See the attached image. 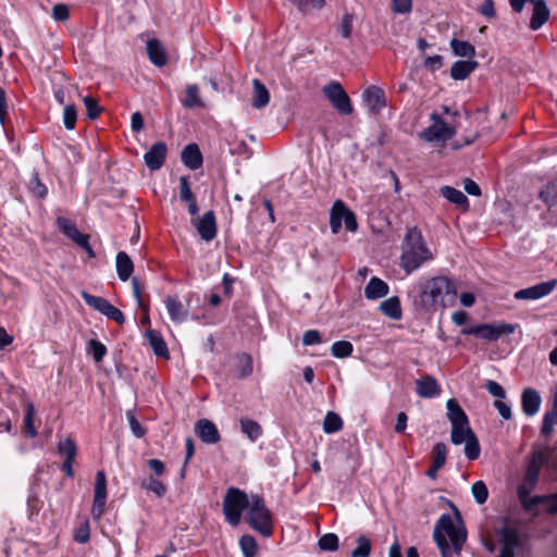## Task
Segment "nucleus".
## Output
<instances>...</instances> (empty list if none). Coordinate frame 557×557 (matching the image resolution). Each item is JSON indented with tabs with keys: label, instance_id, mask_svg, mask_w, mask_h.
Masks as SVG:
<instances>
[{
	"label": "nucleus",
	"instance_id": "obj_1",
	"mask_svg": "<svg viewBox=\"0 0 557 557\" xmlns=\"http://www.w3.org/2000/svg\"><path fill=\"white\" fill-rule=\"evenodd\" d=\"M456 296V285L447 276H435L420 284V301L428 310H435L437 305L445 308Z\"/></svg>",
	"mask_w": 557,
	"mask_h": 557
},
{
	"label": "nucleus",
	"instance_id": "obj_2",
	"mask_svg": "<svg viewBox=\"0 0 557 557\" xmlns=\"http://www.w3.org/2000/svg\"><path fill=\"white\" fill-rule=\"evenodd\" d=\"M400 262L401 268L411 273L419 269L422 263L433 258L426 246L421 231L417 226L409 227L401 245Z\"/></svg>",
	"mask_w": 557,
	"mask_h": 557
},
{
	"label": "nucleus",
	"instance_id": "obj_3",
	"mask_svg": "<svg viewBox=\"0 0 557 557\" xmlns=\"http://www.w3.org/2000/svg\"><path fill=\"white\" fill-rule=\"evenodd\" d=\"M445 533L448 535L453 549L459 554L462 545L467 540V531L463 525L456 528L453 518L449 513H444L440 517L435 524L433 537L441 552L442 557H453V550L446 539Z\"/></svg>",
	"mask_w": 557,
	"mask_h": 557
},
{
	"label": "nucleus",
	"instance_id": "obj_4",
	"mask_svg": "<svg viewBox=\"0 0 557 557\" xmlns=\"http://www.w3.org/2000/svg\"><path fill=\"white\" fill-rule=\"evenodd\" d=\"M246 521L251 529L259 532L264 537L272 535V515L260 495L251 496L250 504L247 508Z\"/></svg>",
	"mask_w": 557,
	"mask_h": 557
},
{
	"label": "nucleus",
	"instance_id": "obj_5",
	"mask_svg": "<svg viewBox=\"0 0 557 557\" xmlns=\"http://www.w3.org/2000/svg\"><path fill=\"white\" fill-rule=\"evenodd\" d=\"M250 499L247 494L237 487H230L223 499V513L231 525L240 522L242 513L248 508Z\"/></svg>",
	"mask_w": 557,
	"mask_h": 557
},
{
	"label": "nucleus",
	"instance_id": "obj_6",
	"mask_svg": "<svg viewBox=\"0 0 557 557\" xmlns=\"http://www.w3.org/2000/svg\"><path fill=\"white\" fill-rule=\"evenodd\" d=\"M450 441L454 445L466 443L465 455L469 460H476L480 457V443L469 424L451 426Z\"/></svg>",
	"mask_w": 557,
	"mask_h": 557
},
{
	"label": "nucleus",
	"instance_id": "obj_7",
	"mask_svg": "<svg viewBox=\"0 0 557 557\" xmlns=\"http://www.w3.org/2000/svg\"><path fill=\"white\" fill-rule=\"evenodd\" d=\"M342 222H344L346 230L349 232H356L358 228L356 214L338 199L333 203L330 213V226L333 234H337L341 231Z\"/></svg>",
	"mask_w": 557,
	"mask_h": 557
},
{
	"label": "nucleus",
	"instance_id": "obj_8",
	"mask_svg": "<svg viewBox=\"0 0 557 557\" xmlns=\"http://www.w3.org/2000/svg\"><path fill=\"white\" fill-rule=\"evenodd\" d=\"M322 91L338 113L344 115H349L352 113L354 108L350 98L341 83L335 81L331 82L323 87Z\"/></svg>",
	"mask_w": 557,
	"mask_h": 557
},
{
	"label": "nucleus",
	"instance_id": "obj_9",
	"mask_svg": "<svg viewBox=\"0 0 557 557\" xmlns=\"http://www.w3.org/2000/svg\"><path fill=\"white\" fill-rule=\"evenodd\" d=\"M516 327L509 323H499V324H478L470 326L469 329L462 330V334L474 335L483 339L487 341H497L503 335L512 334Z\"/></svg>",
	"mask_w": 557,
	"mask_h": 557
},
{
	"label": "nucleus",
	"instance_id": "obj_10",
	"mask_svg": "<svg viewBox=\"0 0 557 557\" xmlns=\"http://www.w3.org/2000/svg\"><path fill=\"white\" fill-rule=\"evenodd\" d=\"M433 124L424 128L420 137L425 141H447L456 135V128L447 125L440 114L433 112L431 114Z\"/></svg>",
	"mask_w": 557,
	"mask_h": 557
},
{
	"label": "nucleus",
	"instance_id": "obj_11",
	"mask_svg": "<svg viewBox=\"0 0 557 557\" xmlns=\"http://www.w3.org/2000/svg\"><path fill=\"white\" fill-rule=\"evenodd\" d=\"M107 502V478L103 471L96 473L94 502L91 515L95 519H99L104 512Z\"/></svg>",
	"mask_w": 557,
	"mask_h": 557
},
{
	"label": "nucleus",
	"instance_id": "obj_12",
	"mask_svg": "<svg viewBox=\"0 0 557 557\" xmlns=\"http://www.w3.org/2000/svg\"><path fill=\"white\" fill-rule=\"evenodd\" d=\"M557 285V280L553 278L539 283L528 288L519 289L513 297L518 300H536L549 295Z\"/></svg>",
	"mask_w": 557,
	"mask_h": 557
},
{
	"label": "nucleus",
	"instance_id": "obj_13",
	"mask_svg": "<svg viewBox=\"0 0 557 557\" xmlns=\"http://www.w3.org/2000/svg\"><path fill=\"white\" fill-rule=\"evenodd\" d=\"M191 223L202 240L211 242L216 236V219L213 210L207 211L200 219H193Z\"/></svg>",
	"mask_w": 557,
	"mask_h": 557
},
{
	"label": "nucleus",
	"instance_id": "obj_14",
	"mask_svg": "<svg viewBox=\"0 0 557 557\" xmlns=\"http://www.w3.org/2000/svg\"><path fill=\"white\" fill-rule=\"evenodd\" d=\"M168 146L164 141L154 143L145 153L144 160L147 168L151 171L160 170L166 159Z\"/></svg>",
	"mask_w": 557,
	"mask_h": 557
},
{
	"label": "nucleus",
	"instance_id": "obj_15",
	"mask_svg": "<svg viewBox=\"0 0 557 557\" xmlns=\"http://www.w3.org/2000/svg\"><path fill=\"white\" fill-rule=\"evenodd\" d=\"M362 99L371 114L376 115L385 108L386 99L383 89L377 86H370L362 92Z\"/></svg>",
	"mask_w": 557,
	"mask_h": 557
},
{
	"label": "nucleus",
	"instance_id": "obj_16",
	"mask_svg": "<svg viewBox=\"0 0 557 557\" xmlns=\"http://www.w3.org/2000/svg\"><path fill=\"white\" fill-rule=\"evenodd\" d=\"M195 432L206 444H216L221 440L216 425L209 419H200L195 425Z\"/></svg>",
	"mask_w": 557,
	"mask_h": 557
},
{
	"label": "nucleus",
	"instance_id": "obj_17",
	"mask_svg": "<svg viewBox=\"0 0 557 557\" xmlns=\"http://www.w3.org/2000/svg\"><path fill=\"white\" fill-rule=\"evenodd\" d=\"M530 3L533 4L530 28L537 30L548 21L550 11L545 0H530Z\"/></svg>",
	"mask_w": 557,
	"mask_h": 557
},
{
	"label": "nucleus",
	"instance_id": "obj_18",
	"mask_svg": "<svg viewBox=\"0 0 557 557\" xmlns=\"http://www.w3.org/2000/svg\"><path fill=\"white\" fill-rule=\"evenodd\" d=\"M542 398L540 393L531 387L523 389L521 395V406L525 416L533 417L537 413Z\"/></svg>",
	"mask_w": 557,
	"mask_h": 557
},
{
	"label": "nucleus",
	"instance_id": "obj_19",
	"mask_svg": "<svg viewBox=\"0 0 557 557\" xmlns=\"http://www.w3.org/2000/svg\"><path fill=\"white\" fill-rule=\"evenodd\" d=\"M417 394L422 398H433L438 396L441 387L432 375H425L416 381Z\"/></svg>",
	"mask_w": 557,
	"mask_h": 557
},
{
	"label": "nucleus",
	"instance_id": "obj_20",
	"mask_svg": "<svg viewBox=\"0 0 557 557\" xmlns=\"http://www.w3.org/2000/svg\"><path fill=\"white\" fill-rule=\"evenodd\" d=\"M182 162L189 170H198L202 166L203 158L197 144H188L182 151Z\"/></svg>",
	"mask_w": 557,
	"mask_h": 557
},
{
	"label": "nucleus",
	"instance_id": "obj_21",
	"mask_svg": "<svg viewBox=\"0 0 557 557\" xmlns=\"http://www.w3.org/2000/svg\"><path fill=\"white\" fill-rule=\"evenodd\" d=\"M180 199L187 203L188 213L196 216L199 212L196 196L194 195L187 176L180 177Z\"/></svg>",
	"mask_w": 557,
	"mask_h": 557
},
{
	"label": "nucleus",
	"instance_id": "obj_22",
	"mask_svg": "<svg viewBox=\"0 0 557 557\" xmlns=\"http://www.w3.org/2000/svg\"><path fill=\"white\" fill-rule=\"evenodd\" d=\"M145 336L156 356L162 357L165 359L170 358L168 345L159 331L149 329L146 331Z\"/></svg>",
	"mask_w": 557,
	"mask_h": 557
},
{
	"label": "nucleus",
	"instance_id": "obj_23",
	"mask_svg": "<svg viewBox=\"0 0 557 557\" xmlns=\"http://www.w3.org/2000/svg\"><path fill=\"white\" fill-rule=\"evenodd\" d=\"M447 419L451 426L469 424V419L465 410L461 408L457 399L450 398L446 403Z\"/></svg>",
	"mask_w": 557,
	"mask_h": 557
},
{
	"label": "nucleus",
	"instance_id": "obj_24",
	"mask_svg": "<svg viewBox=\"0 0 557 557\" xmlns=\"http://www.w3.org/2000/svg\"><path fill=\"white\" fill-rule=\"evenodd\" d=\"M148 58L156 66H163L168 62V54L160 40L153 38L147 42Z\"/></svg>",
	"mask_w": 557,
	"mask_h": 557
},
{
	"label": "nucleus",
	"instance_id": "obj_25",
	"mask_svg": "<svg viewBox=\"0 0 557 557\" xmlns=\"http://www.w3.org/2000/svg\"><path fill=\"white\" fill-rule=\"evenodd\" d=\"M388 290L389 287L383 280L373 276L364 287V296L367 299L374 300L385 297Z\"/></svg>",
	"mask_w": 557,
	"mask_h": 557
},
{
	"label": "nucleus",
	"instance_id": "obj_26",
	"mask_svg": "<svg viewBox=\"0 0 557 557\" xmlns=\"http://www.w3.org/2000/svg\"><path fill=\"white\" fill-rule=\"evenodd\" d=\"M478 62L473 60L456 61L450 67V76L455 81L466 79L475 69Z\"/></svg>",
	"mask_w": 557,
	"mask_h": 557
},
{
	"label": "nucleus",
	"instance_id": "obj_27",
	"mask_svg": "<svg viewBox=\"0 0 557 557\" xmlns=\"http://www.w3.org/2000/svg\"><path fill=\"white\" fill-rule=\"evenodd\" d=\"M115 263L119 278L122 282H126L134 271V263L132 259L125 251H119L116 255Z\"/></svg>",
	"mask_w": 557,
	"mask_h": 557
},
{
	"label": "nucleus",
	"instance_id": "obj_28",
	"mask_svg": "<svg viewBox=\"0 0 557 557\" xmlns=\"http://www.w3.org/2000/svg\"><path fill=\"white\" fill-rule=\"evenodd\" d=\"M165 307L173 322L180 323L187 317V310L175 296H166L164 299Z\"/></svg>",
	"mask_w": 557,
	"mask_h": 557
},
{
	"label": "nucleus",
	"instance_id": "obj_29",
	"mask_svg": "<svg viewBox=\"0 0 557 557\" xmlns=\"http://www.w3.org/2000/svg\"><path fill=\"white\" fill-rule=\"evenodd\" d=\"M252 107L256 109H262L268 106L270 101V92L268 88L257 78L252 81Z\"/></svg>",
	"mask_w": 557,
	"mask_h": 557
},
{
	"label": "nucleus",
	"instance_id": "obj_30",
	"mask_svg": "<svg viewBox=\"0 0 557 557\" xmlns=\"http://www.w3.org/2000/svg\"><path fill=\"white\" fill-rule=\"evenodd\" d=\"M441 195L449 202L460 207L462 210L466 211L469 209V200L461 190L450 186H444L441 188Z\"/></svg>",
	"mask_w": 557,
	"mask_h": 557
},
{
	"label": "nucleus",
	"instance_id": "obj_31",
	"mask_svg": "<svg viewBox=\"0 0 557 557\" xmlns=\"http://www.w3.org/2000/svg\"><path fill=\"white\" fill-rule=\"evenodd\" d=\"M380 310L386 317L393 320H400L403 317L400 300L397 296H392L380 304Z\"/></svg>",
	"mask_w": 557,
	"mask_h": 557
},
{
	"label": "nucleus",
	"instance_id": "obj_32",
	"mask_svg": "<svg viewBox=\"0 0 557 557\" xmlns=\"http://www.w3.org/2000/svg\"><path fill=\"white\" fill-rule=\"evenodd\" d=\"M57 225L64 235H66L69 238H71L76 244H78V242L82 240L86 236V234H82L77 230L75 223L67 218L58 216Z\"/></svg>",
	"mask_w": 557,
	"mask_h": 557
},
{
	"label": "nucleus",
	"instance_id": "obj_33",
	"mask_svg": "<svg viewBox=\"0 0 557 557\" xmlns=\"http://www.w3.org/2000/svg\"><path fill=\"white\" fill-rule=\"evenodd\" d=\"M82 298L89 307L99 311L103 315H106L112 307V304H110L106 298L91 295L85 290L82 292Z\"/></svg>",
	"mask_w": 557,
	"mask_h": 557
},
{
	"label": "nucleus",
	"instance_id": "obj_34",
	"mask_svg": "<svg viewBox=\"0 0 557 557\" xmlns=\"http://www.w3.org/2000/svg\"><path fill=\"white\" fill-rule=\"evenodd\" d=\"M236 371L238 379H246L252 374L253 363L249 354L242 352L236 356Z\"/></svg>",
	"mask_w": 557,
	"mask_h": 557
},
{
	"label": "nucleus",
	"instance_id": "obj_35",
	"mask_svg": "<svg viewBox=\"0 0 557 557\" xmlns=\"http://www.w3.org/2000/svg\"><path fill=\"white\" fill-rule=\"evenodd\" d=\"M239 422L242 432L246 434L251 442L257 441L261 436L262 429L257 421L242 418Z\"/></svg>",
	"mask_w": 557,
	"mask_h": 557
},
{
	"label": "nucleus",
	"instance_id": "obj_36",
	"mask_svg": "<svg viewBox=\"0 0 557 557\" xmlns=\"http://www.w3.org/2000/svg\"><path fill=\"white\" fill-rule=\"evenodd\" d=\"M183 106L188 109L205 107L203 101L199 96V88L197 85H188L186 88V97L182 101Z\"/></svg>",
	"mask_w": 557,
	"mask_h": 557
},
{
	"label": "nucleus",
	"instance_id": "obj_37",
	"mask_svg": "<svg viewBox=\"0 0 557 557\" xmlns=\"http://www.w3.org/2000/svg\"><path fill=\"white\" fill-rule=\"evenodd\" d=\"M28 189L29 191L39 199H45L48 194L47 186L40 181L39 173L37 171H33L32 176L28 181Z\"/></svg>",
	"mask_w": 557,
	"mask_h": 557
},
{
	"label": "nucleus",
	"instance_id": "obj_38",
	"mask_svg": "<svg viewBox=\"0 0 557 557\" xmlns=\"http://www.w3.org/2000/svg\"><path fill=\"white\" fill-rule=\"evenodd\" d=\"M343 429V420L334 411H329L323 420V431L327 434L336 433Z\"/></svg>",
	"mask_w": 557,
	"mask_h": 557
},
{
	"label": "nucleus",
	"instance_id": "obj_39",
	"mask_svg": "<svg viewBox=\"0 0 557 557\" xmlns=\"http://www.w3.org/2000/svg\"><path fill=\"white\" fill-rule=\"evenodd\" d=\"M450 47L455 55L458 57H474L475 54V48L473 45H471L468 41L459 40V39H451Z\"/></svg>",
	"mask_w": 557,
	"mask_h": 557
},
{
	"label": "nucleus",
	"instance_id": "obj_40",
	"mask_svg": "<svg viewBox=\"0 0 557 557\" xmlns=\"http://www.w3.org/2000/svg\"><path fill=\"white\" fill-rule=\"evenodd\" d=\"M502 541V549H507L508 552H515V548L520 545L519 534L516 530L512 529H503Z\"/></svg>",
	"mask_w": 557,
	"mask_h": 557
},
{
	"label": "nucleus",
	"instance_id": "obj_41",
	"mask_svg": "<svg viewBox=\"0 0 557 557\" xmlns=\"http://www.w3.org/2000/svg\"><path fill=\"white\" fill-rule=\"evenodd\" d=\"M540 199L549 208L557 203V183L546 184L540 191Z\"/></svg>",
	"mask_w": 557,
	"mask_h": 557
},
{
	"label": "nucleus",
	"instance_id": "obj_42",
	"mask_svg": "<svg viewBox=\"0 0 557 557\" xmlns=\"http://www.w3.org/2000/svg\"><path fill=\"white\" fill-rule=\"evenodd\" d=\"M239 546L245 557H255L258 550L256 539L250 534H245L239 540Z\"/></svg>",
	"mask_w": 557,
	"mask_h": 557
},
{
	"label": "nucleus",
	"instance_id": "obj_43",
	"mask_svg": "<svg viewBox=\"0 0 557 557\" xmlns=\"http://www.w3.org/2000/svg\"><path fill=\"white\" fill-rule=\"evenodd\" d=\"M357 547L352 549L350 557H369L371 554V541L366 535H360L356 540Z\"/></svg>",
	"mask_w": 557,
	"mask_h": 557
},
{
	"label": "nucleus",
	"instance_id": "obj_44",
	"mask_svg": "<svg viewBox=\"0 0 557 557\" xmlns=\"http://www.w3.org/2000/svg\"><path fill=\"white\" fill-rule=\"evenodd\" d=\"M354 351V346L348 341L335 342L331 347V354L335 358L349 357Z\"/></svg>",
	"mask_w": 557,
	"mask_h": 557
},
{
	"label": "nucleus",
	"instance_id": "obj_45",
	"mask_svg": "<svg viewBox=\"0 0 557 557\" xmlns=\"http://www.w3.org/2000/svg\"><path fill=\"white\" fill-rule=\"evenodd\" d=\"M318 546L323 552H335L338 548V536L335 533H325L319 539Z\"/></svg>",
	"mask_w": 557,
	"mask_h": 557
},
{
	"label": "nucleus",
	"instance_id": "obj_46",
	"mask_svg": "<svg viewBox=\"0 0 557 557\" xmlns=\"http://www.w3.org/2000/svg\"><path fill=\"white\" fill-rule=\"evenodd\" d=\"M141 487L152 492L158 497H163L166 493V486L158 479L150 476L141 482Z\"/></svg>",
	"mask_w": 557,
	"mask_h": 557
},
{
	"label": "nucleus",
	"instance_id": "obj_47",
	"mask_svg": "<svg viewBox=\"0 0 557 557\" xmlns=\"http://www.w3.org/2000/svg\"><path fill=\"white\" fill-rule=\"evenodd\" d=\"M34 416H35V406L33 403H28L26 405L25 416H24V430L30 436H37V430L34 426Z\"/></svg>",
	"mask_w": 557,
	"mask_h": 557
},
{
	"label": "nucleus",
	"instance_id": "obj_48",
	"mask_svg": "<svg viewBox=\"0 0 557 557\" xmlns=\"http://www.w3.org/2000/svg\"><path fill=\"white\" fill-rule=\"evenodd\" d=\"M432 455H433L432 465L442 469L445 466L446 458H447L446 444L442 443V442L435 444L432 449Z\"/></svg>",
	"mask_w": 557,
	"mask_h": 557
},
{
	"label": "nucleus",
	"instance_id": "obj_49",
	"mask_svg": "<svg viewBox=\"0 0 557 557\" xmlns=\"http://www.w3.org/2000/svg\"><path fill=\"white\" fill-rule=\"evenodd\" d=\"M58 451L60 455L65 456V459L74 460L77 454V447L73 440L65 438L59 442Z\"/></svg>",
	"mask_w": 557,
	"mask_h": 557
},
{
	"label": "nucleus",
	"instance_id": "obj_50",
	"mask_svg": "<svg viewBox=\"0 0 557 557\" xmlns=\"http://www.w3.org/2000/svg\"><path fill=\"white\" fill-rule=\"evenodd\" d=\"M84 104L86 108V115L89 120H96L99 117L103 108L99 106L97 99L91 96L84 97Z\"/></svg>",
	"mask_w": 557,
	"mask_h": 557
},
{
	"label": "nucleus",
	"instance_id": "obj_51",
	"mask_svg": "<svg viewBox=\"0 0 557 557\" xmlns=\"http://www.w3.org/2000/svg\"><path fill=\"white\" fill-rule=\"evenodd\" d=\"M472 495L479 505L486 503L488 498V490L483 481H476L471 486Z\"/></svg>",
	"mask_w": 557,
	"mask_h": 557
},
{
	"label": "nucleus",
	"instance_id": "obj_52",
	"mask_svg": "<svg viewBox=\"0 0 557 557\" xmlns=\"http://www.w3.org/2000/svg\"><path fill=\"white\" fill-rule=\"evenodd\" d=\"M88 352L92 355L96 362H100L107 355V347L97 339H90L88 342Z\"/></svg>",
	"mask_w": 557,
	"mask_h": 557
},
{
	"label": "nucleus",
	"instance_id": "obj_53",
	"mask_svg": "<svg viewBox=\"0 0 557 557\" xmlns=\"http://www.w3.org/2000/svg\"><path fill=\"white\" fill-rule=\"evenodd\" d=\"M77 120V111L74 104H67L63 112V124L66 129H74Z\"/></svg>",
	"mask_w": 557,
	"mask_h": 557
},
{
	"label": "nucleus",
	"instance_id": "obj_54",
	"mask_svg": "<svg viewBox=\"0 0 557 557\" xmlns=\"http://www.w3.org/2000/svg\"><path fill=\"white\" fill-rule=\"evenodd\" d=\"M90 537V530H89V522L88 520H85L77 527L74 531V540L77 543L85 544L89 541Z\"/></svg>",
	"mask_w": 557,
	"mask_h": 557
},
{
	"label": "nucleus",
	"instance_id": "obj_55",
	"mask_svg": "<svg viewBox=\"0 0 557 557\" xmlns=\"http://www.w3.org/2000/svg\"><path fill=\"white\" fill-rule=\"evenodd\" d=\"M126 418L128 420L129 428L134 436H136L137 438L144 437L146 434V429L141 426V424L131 410L126 411Z\"/></svg>",
	"mask_w": 557,
	"mask_h": 557
},
{
	"label": "nucleus",
	"instance_id": "obj_56",
	"mask_svg": "<svg viewBox=\"0 0 557 557\" xmlns=\"http://www.w3.org/2000/svg\"><path fill=\"white\" fill-rule=\"evenodd\" d=\"M352 23L354 15L351 13H345L339 25V33L343 38H349L351 36Z\"/></svg>",
	"mask_w": 557,
	"mask_h": 557
},
{
	"label": "nucleus",
	"instance_id": "obj_57",
	"mask_svg": "<svg viewBox=\"0 0 557 557\" xmlns=\"http://www.w3.org/2000/svg\"><path fill=\"white\" fill-rule=\"evenodd\" d=\"M132 288H133V295L137 301L138 307L141 310H149L148 305L145 304L143 300V297H141L143 286H141L138 277H136V276L132 278Z\"/></svg>",
	"mask_w": 557,
	"mask_h": 557
},
{
	"label": "nucleus",
	"instance_id": "obj_58",
	"mask_svg": "<svg viewBox=\"0 0 557 557\" xmlns=\"http://www.w3.org/2000/svg\"><path fill=\"white\" fill-rule=\"evenodd\" d=\"M485 388L486 391L494 397L496 398H499L500 399H504L506 398V392L505 389L503 388V386L497 383L496 381H493V380H488L486 381L485 383Z\"/></svg>",
	"mask_w": 557,
	"mask_h": 557
},
{
	"label": "nucleus",
	"instance_id": "obj_59",
	"mask_svg": "<svg viewBox=\"0 0 557 557\" xmlns=\"http://www.w3.org/2000/svg\"><path fill=\"white\" fill-rule=\"evenodd\" d=\"M556 422L554 421V417L546 412L543 417L542 426H541V434L549 438L554 432V424Z\"/></svg>",
	"mask_w": 557,
	"mask_h": 557
},
{
	"label": "nucleus",
	"instance_id": "obj_60",
	"mask_svg": "<svg viewBox=\"0 0 557 557\" xmlns=\"http://www.w3.org/2000/svg\"><path fill=\"white\" fill-rule=\"evenodd\" d=\"M52 17L59 22H65L70 17V9L66 4L59 3L52 8Z\"/></svg>",
	"mask_w": 557,
	"mask_h": 557
},
{
	"label": "nucleus",
	"instance_id": "obj_61",
	"mask_svg": "<svg viewBox=\"0 0 557 557\" xmlns=\"http://www.w3.org/2000/svg\"><path fill=\"white\" fill-rule=\"evenodd\" d=\"M322 343V337L319 331L308 330L302 335V344L305 346L318 345Z\"/></svg>",
	"mask_w": 557,
	"mask_h": 557
},
{
	"label": "nucleus",
	"instance_id": "obj_62",
	"mask_svg": "<svg viewBox=\"0 0 557 557\" xmlns=\"http://www.w3.org/2000/svg\"><path fill=\"white\" fill-rule=\"evenodd\" d=\"M392 9L395 13H409L412 10V0H392Z\"/></svg>",
	"mask_w": 557,
	"mask_h": 557
},
{
	"label": "nucleus",
	"instance_id": "obj_63",
	"mask_svg": "<svg viewBox=\"0 0 557 557\" xmlns=\"http://www.w3.org/2000/svg\"><path fill=\"white\" fill-rule=\"evenodd\" d=\"M479 13L487 18H494L496 16V11L494 7L493 0H484L479 8Z\"/></svg>",
	"mask_w": 557,
	"mask_h": 557
},
{
	"label": "nucleus",
	"instance_id": "obj_64",
	"mask_svg": "<svg viewBox=\"0 0 557 557\" xmlns=\"http://www.w3.org/2000/svg\"><path fill=\"white\" fill-rule=\"evenodd\" d=\"M423 64L429 71L435 72L443 66V58L441 55L426 57Z\"/></svg>",
	"mask_w": 557,
	"mask_h": 557
}]
</instances>
